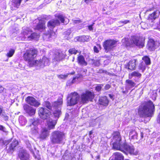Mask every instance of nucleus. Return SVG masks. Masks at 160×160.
I'll use <instances>...</instances> for the list:
<instances>
[{"label":"nucleus","mask_w":160,"mask_h":160,"mask_svg":"<svg viewBox=\"0 0 160 160\" xmlns=\"http://www.w3.org/2000/svg\"><path fill=\"white\" fill-rule=\"evenodd\" d=\"M37 50L35 49H30L27 50L24 55V58L25 61L28 62L30 67L37 66L39 68H43L45 66L48 65L49 63L48 59L44 57L42 59L39 60H34L37 54Z\"/></svg>","instance_id":"f257e3e1"},{"label":"nucleus","mask_w":160,"mask_h":160,"mask_svg":"<svg viewBox=\"0 0 160 160\" xmlns=\"http://www.w3.org/2000/svg\"><path fill=\"white\" fill-rule=\"evenodd\" d=\"M113 148L117 150H120L126 154L128 153L136 154L134 153L133 146H130L125 142H122L121 137L118 132H115L113 133Z\"/></svg>","instance_id":"f03ea898"},{"label":"nucleus","mask_w":160,"mask_h":160,"mask_svg":"<svg viewBox=\"0 0 160 160\" xmlns=\"http://www.w3.org/2000/svg\"><path fill=\"white\" fill-rule=\"evenodd\" d=\"M154 108L152 102L150 101L140 106L138 113L141 117H151Z\"/></svg>","instance_id":"7ed1b4c3"},{"label":"nucleus","mask_w":160,"mask_h":160,"mask_svg":"<svg viewBox=\"0 0 160 160\" xmlns=\"http://www.w3.org/2000/svg\"><path fill=\"white\" fill-rule=\"evenodd\" d=\"M62 104V99L60 98L58 99L57 101L54 102L52 106H51V103L48 101H46L43 102V105L49 110L53 111V114L54 117L58 119L61 113L60 107Z\"/></svg>","instance_id":"20e7f679"},{"label":"nucleus","mask_w":160,"mask_h":160,"mask_svg":"<svg viewBox=\"0 0 160 160\" xmlns=\"http://www.w3.org/2000/svg\"><path fill=\"white\" fill-rule=\"evenodd\" d=\"M59 21L57 19H52L49 21L47 23V26L50 31L48 34H44L43 38L47 41L50 40L51 38H53L56 37L55 33L52 30L56 26L60 25Z\"/></svg>","instance_id":"39448f33"},{"label":"nucleus","mask_w":160,"mask_h":160,"mask_svg":"<svg viewBox=\"0 0 160 160\" xmlns=\"http://www.w3.org/2000/svg\"><path fill=\"white\" fill-rule=\"evenodd\" d=\"M65 138V135L63 132L56 131L52 133L50 139L53 144H61L64 142Z\"/></svg>","instance_id":"423d86ee"},{"label":"nucleus","mask_w":160,"mask_h":160,"mask_svg":"<svg viewBox=\"0 0 160 160\" xmlns=\"http://www.w3.org/2000/svg\"><path fill=\"white\" fill-rule=\"evenodd\" d=\"M31 124L28 127L30 128V132L33 136L37 137L38 136L40 130L38 127V122L37 121L31 119L30 120Z\"/></svg>","instance_id":"0eeeda50"},{"label":"nucleus","mask_w":160,"mask_h":160,"mask_svg":"<svg viewBox=\"0 0 160 160\" xmlns=\"http://www.w3.org/2000/svg\"><path fill=\"white\" fill-rule=\"evenodd\" d=\"M79 95L76 92L70 93L67 97V105L72 106L76 104L78 101Z\"/></svg>","instance_id":"6e6552de"},{"label":"nucleus","mask_w":160,"mask_h":160,"mask_svg":"<svg viewBox=\"0 0 160 160\" xmlns=\"http://www.w3.org/2000/svg\"><path fill=\"white\" fill-rule=\"evenodd\" d=\"M81 102L82 103H87L89 101H91L94 97L93 92L87 91L83 92L80 96Z\"/></svg>","instance_id":"1a4fd4ad"},{"label":"nucleus","mask_w":160,"mask_h":160,"mask_svg":"<svg viewBox=\"0 0 160 160\" xmlns=\"http://www.w3.org/2000/svg\"><path fill=\"white\" fill-rule=\"evenodd\" d=\"M117 42L113 40H107L104 42L103 46L106 52H108L112 50L115 46Z\"/></svg>","instance_id":"9d476101"},{"label":"nucleus","mask_w":160,"mask_h":160,"mask_svg":"<svg viewBox=\"0 0 160 160\" xmlns=\"http://www.w3.org/2000/svg\"><path fill=\"white\" fill-rule=\"evenodd\" d=\"M38 114L41 118L43 119H48L51 116V112L44 108H38Z\"/></svg>","instance_id":"9b49d317"},{"label":"nucleus","mask_w":160,"mask_h":160,"mask_svg":"<svg viewBox=\"0 0 160 160\" xmlns=\"http://www.w3.org/2000/svg\"><path fill=\"white\" fill-rule=\"evenodd\" d=\"M131 42L136 46L140 48L144 46V40L142 38L138 36H133L131 37Z\"/></svg>","instance_id":"f8f14e48"},{"label":"nucleus","mask_w":160,"mask_h":160,"mask_svg":"<svg viewBox=\"0 0 160 160\" xmlns=\"http://www.w3.org/2000/svg\"><path fill=\"white\" fill-rule=\"evenodd\" d=\"M32 32V30L29 28L27 27H23L22 28V31L21 34L22 36V40H28L31 33Z\"/></svg>","instance_id":"ddd939ff"},{"label":"nucleus","mask_w":160,"mask_h":160,"mask_svg":"<svg viewBox=\"0 0 160 160\" xmlns=\"http://www.w3.org/2000/svg\"><path fill=\"white\" fill-rule=\"evenodd\" d=\"M136 85V84L131 80H127L126 81V85L125 91L122 90L123 93H126L128 92V90L133 88Z\"/></svg>","instance_id":"4468645a"},{"label":"nucleus","mask_w":160,"mask_h":160,"mask_svg":"<svg viewBox=\"0 0 160 160\" xmlns=\"http://www.w3.org/2000/svg\"><path fill=\"white\" fill-rule=\"evenodd\" d=\"M25 100L28 103L36 107H38L40 105V103L32 97L28 96Z\"/></svg>","instance_id":"2eb2a0df"},{"label":"nucleus","mask_w":160,"mask_h":160,"mask_svg":"<svg viewBox=\"0 0 160 160\" xmlns=\"http://www.w3.org/2000/svg\"><path fill=\"white\" fill-rule=\"evenodd\" d=\"M18 157L21 160H28L29 158V154L24 149L20 150L18 154Z\"/></svg>","instance_id":"dca6fc26"},{"label":"nucleus","mask_w":160,"mask_h":160,"mask_svg":"<svg viewBox=\"0 0 160 160\" xmlns=\"http://www.w3.org/2000/svg\"><path fill=\"white\" fill-rule=\"evenodd\" d=\"M23 109L29 115H34L35 113L36 109L29 106L27 104L24 105L23 106Z\"/></svg>","instance_id":"f3484780"},{"label":"nucleus","mask_w":160,"mask_h":160,"mask_svg":"<svg viewBox=\"0 0 160 160\" xmlns=\"http://www.w3.org/2000/svg\"><path fill=\"white\" fill-rule=\"evenodd\" d=\"M49 131L45 128H43L41 131L40 133L39 132L38 136H37V138H39L42 139L46 138L49 135Z\"/></svg>","instance_id":"a211bd4d"},{"label":"nucleus","mask_w":160,"mask_h":160,"mask_svg":"<svg viewBox=\"0 0 160 160\" xmlns=\"http://www.w3.org/2000/svg\"><path fill=\"white\" fill-rule=\"evenodd\" d=\"M53 58L54 61H59L65 58V55L62 52H58L54 54Z\"/></svg>","instance_id":"6ab92c4d"},{"label":"nucleus","mask_w":160,"mask_h":160,"mask_svg":"<svg viewBox=\"0 0 160 160\" xmlns=\"http://www.w3.org/2000/svg\"><path fill=\"white\" fill-rule=\"evenodd\" d=\"M78 63L82 66H86L87 65V62L85 61V58L82 55L78 56L77 58Z\"/></svg>","instance_id":"aec40b11"},{"label":"nucleus","mask_w":160,"mask_h":160,"mask_svg":"<svg viewBox=\"0 0 160 160\" xmlns=\"http://www.w3.org/2000/svg\"><path fill=\"white\" fill-rule=\"evenodd\" d=\"M136 59H133L130 61L126 66V68L131 70H133L135 68Z\"/></svg>","instance_id":"412c9836"},{"label":"nucleus","mask_w":160,"mask_h":160,"mask_svg":"<svg viewBox=\"0 0 160 160\" xmlns=\"http://www.w3.org/2000/svg\"><path fill=\"white\" fill-rule=\"evenodd\" d=\"M56 123L57 121L55 120L50 118L47 121V125L49 129H54Z\"/></svg>","instance_id":"4be33fe9"},{"label":"nucleus","mask_w":160,"mask_h":160,"mask_svg":"<svg viewBox=\"0 0 160 160\" xmlns=\"http://www.w3.org/2000/svg\"><path fill=\"white\" fill-rule=\"evenodd\" d=\"M11 142L10 143L9 148V151L12 153L15 147L18 145V140L15 139H12Z\"/></svg>","instance_id":"5701e85b"},{"label":"nucleus","mask_w":160,"mask_h":160,"mask_svg":"<svg viewBox=\"0 0 160 160\" xmlns=\"http://www.w3.org/2000/svg\"><path fill=\"white\" fill-rule=\"evenodd\" d=\"M45 29V23L44 21H41L37 25L35 29H37L40 32L44 31Z\"/></svg>","instance_id":"b1692460"},{"label":"nucleus","mask_w":160,"mask_h":160,"mask_svg":"<svg viewBox=\"0 0 160 160\" xmlns=\"http://www.w3.org/2000/svg\"><path fill=\"white\" fill-rule=\"evenodd\" d=\"M147 47L150 50H153L156 49L155 41L152 39H150L148 42Z\"/></svg>","instance_id":"393cba45"},{"label":"nucleus","mask_w":160,"mask_h":160,"mask_svg":"<svg viewBox=\"0 0 160 160\" xmlns=\"http://www.w3.org/2000/svg\"><path fill=\"white\" fill-rule=\"evenodd\" d=\"M114 159L110 158L109 160H124V156L120 152H116L113 154Z\"/></svg>","instance_id":"a878e982"},{"label":"nucleus","mask_w":160,"mask_h":160,"mask_svg":"<svg viewBox=\"0 0 160 160\" xmlns=\"http://www.w3.org/2000/svg\"><path fill=\"white\" fill-rule=\"evenodd\" d=\"M100 104L103 106H107L109 103V101L106 96L101 97L99 99Z\"/></svg>","instance_id":"bb28decb"},{"label":"nucleus","mask_w":160,"mask_h":160,"mask_svg":"<svg viewBox=\"0 0 160 160\" xmlns=\"http://www.w3.org/2000/svg\"><path fill=\"white\" fill-rule=\"evenodd\" d=\"M55 17L59 19L62 23L64 24H67L69 22V20L65 18L62 15L58 14L55 15Z\"/></svg>","instance_id":"cd10ccee"},{"label":"nucleus","mask_w":160,"mask_h":160,"mask_svg":"<svg viewBox=\"0 0 160 160\" xmlns=\"http://www.w3.org/2000/svg\"><path fill=\"white\" fill-rule=\"evenodd\" d=\"M22 0H12V8L13 9H15V8H18L20 5L21 2Z\"/></svg>","instance_id":"c85d7f7f"},{"label":"nucleus","mask_w":160,"mask_h":160,"mask_svg":"<svg viewBox=\"0 0 160 160\" xmlns=\"http://www.w3.org/2000/svg\"><path fill=\"white\" fill-rule=\"evenodd\" d=\"M39 37V35L37 33L35 32L31 33L30 36H29V38H28L27 40L29 41L33 39L37 40H38Z\"/></svg>","instance_id":"c756f323"},{"label":"nucleus","mask_w":160,"mask_h":160,"mask_svg":"<svg viewBox=\"0 0 160 160\" xmlns=\"http://www.w3.org/2000/svg\"><path fill=\"white\" fill-rule=\"evenodd\" d=\"M129 138L132 139H137L138 134L135 130H131L129 133Z\"/></svg>","instance_id":"7c9ffc66"},{"label":"nucleus","mask_w":160,"mask_h":160,"mask_svg":"<svg viewBox=\"0 0 160 160\" xmlns=\"http://www.w3.org/2000/svg\"><path fill=\"white\" fill-rule=\"evenodd\" d=\"M18 121L19 124L22 126L25 125L27 122L26 118L23 116H20L19 117Z\"/></svg>","instance_id":"2f4dec72"},{"label":"nucleus","mask_w":160,"mask_h":160,"mask_svg":"<svg viewBox=\"0 0 160 160\" xmlns=\"http://www.w3.org/2000/svg\"><path fill=\"white\" fill-rule=\"evenodd\" d=\"M141 76V74L137 71H134L129 74V78L130 79L132 78L133 77L140 78Z\"/></svg>","instance_id":"473e14b6"},{"label":"nucleus","mask_w":160,"mask_h":160,"mask_svg":"<svg viewBox=\"0 0 160 160\" xmlns=\"http://www.w3.org/2000/svg\"><path fill=\"white\" fill-rule=\"evenodd\" d=\"M77 39V40L82 41V42H85V41H88L89 39V37L88 36H82L80 37H77L76 38L74 39V41H76V39Z\"/></svg>","instance_id":"72a5a7b5"},{"label":"nucleus","mask_w":160,"mask_h":160,"mask_svg":"<svg viewBox=\"0 0 160 160\" xmlns=\"http://www.w3.org/2000/svg\"><path fill=\"white\" fill-rule=\"evenodd\" d=\"M142 61L147 65H148L151 63V61L150 58L147 56L143 57L142 58Z\"/></svg>","instance_id":"f704fd0d"},{"label":"nucleus","mask_w":160,"mask_h":160,"mask_svg":"<svg viewBox=\"0 0 160 160\" xmlns=\"http://www.w3.org/2000/svg\"><path fill=\"white\" fill-rule=\"evenodd\" d=\"M138 69L140 70H141L142 72H143L146 69V65L143 62V61H141L140 63L138 65Z\"/></svg>","instance_id":"c9c22d12"},{"label":"nucleus","mask_w":160,"mask_h":160,"mask_svg":"<svg viewBox=\"0 0 160 160\" xmlns=\"http://www.w3.org/2000/svg\"><path fill=\"white\" fill-rule=\"evenodd\" d=\"M158 15V11L154 12L149 16V19L151 20L155 19Z\"/></svg>","instance_id":"e433bc0d"},{"label":"nucleus","mask_w":160,"mask_h":160,"mask_svg":"<svg viewBox=\"0 0 160 160\" xmlns=\"http://www.w3.org/2000/svg\"><path fill=\"white\" fill-rule=\"evenodd\" d=\"M12 141V139L8 140H5L3 141L2 140H0V145H1L3 144L5 145H7L9 144Z\"/></svg>","instance_id":"4c0bfd02"},{"label":"nucleus","mask_w":160,"mask_h":160,"mask_svg":"<svg viewBox=\"0 0 160 160\" xmlns=\"http://www.w3.org/2000/svg\"><path fill=\"white\" fill-rule=\"evenodd\" d=\"M70 31L69 30L65 32V38L66 39H69L70 38H71L72 36L70 35Z\"/></svg>","instance_id":"58836bf2"},{"label":"nucleus","mask_w":160,"mask_h":160,"mask_svg":"<svg viewBox=\"0 0 160 160\" xmlns=\"http://www.w3.org/2000/svg\"><path fill=\"white\" fill-rule=\"evenodd\" d=\"M77 52L78 51L74 48H70L68 50V52L71 54H76Z\"/></svg>","instance_id":"ea45409f"},{"label":"nucleus","mask_w":160,"mask_h":160,"mask_svg":"<svg viewBox=\"0 0 160 160\" xmlns=\"http://www.w3.org/2000/svg\"><path fill=\"white\" fill-rule=\"evenodd\" d=\"M15 52V50L13 49H10L9 52L7 53V56L9 57H11L12 56Z\"/></svg>","instance_id":"a19ab883"},{"label":"nucleus","mask_w":160,"mask_h":160,"mask_svg":"<svg viewBox=\"0 0 160 160\" xmlns=\"http://www.w3.org/2000/svg\"><path fill=\"white\" fill-rule=\"evenodd\" d=\"M4 120H7L8 119V117L7 116L6 114L4 112L0 116Z\"/></svg>","instance_id":"79ce46f5"},{"label":"nucleus","mask_w":160,"mask_h":160,"mask_svg":"<svg viewBox=\"0 0 160 160\" xmlns=\"http://www.w3.org/2000/svg\"><path fill=\"white\" fill-rule=\"evenodd\" d=\"M82 77V75L81 74L78 75L76 76L73 78V79L72 82V83H74L75 82V81L76 79H78V78Z\"/></svg>","instance_id":"37998d69"},{"label":"nucleus","mask_w":160,"mask_h":160,"mask_svg":"<svg viewBox=\"0 0 160 160\" xmlns=\"http://www.w3.org/2000/svg\"><path fill=\"white\" fill-rule=\"evenodd\" d=\"M0 130L5 132H7L6 129L3 126L0 125Z\"/></svg>","instance_id":"c03bdc74"},{"label":"nucleus","mask_w":160,"mask_h":160,"mask_svg":"<svg viewBox=\"0 0 160 160\" xmlns=\"http://www.w3.org/2000/svg\"><path fill=\"white\" fill-rule=\"evenodd\" d=\"M94 24V23L93 22L92 25H89L88 26V29L90 31H93V26Z\"/></svg>","instance_id":"a18cd8bd"},{"label":"nucleus","mask_w":160,"mask_h":160,"mask_svg":"<svg viewBox=\"0 0 160 160\" xmlns=\"http://www.w3.org/2000/svg\"><path fill=\"white\" fill-rule=\"evenodd\" d=\"M124 40H122V42H123ZM124 41H126V42H125V44L127 45H128L129 44V39L128 38H125L124 40Z\"/></svg>","instance_id":"49530a36"},{"label":"nucleus","mask_w":160,"mask_h":160,"mask_svg":"<svg viewBox=\"0 0 160 160\" xmlns=\"http://www.w3.org/2000/svg\"><path fill=\"white\" fill-rule=\"evenodd\" d=\"M130 22L129 20H124V21H121L120 22V23H123V24H126L127 23H129Z\"/></svg>","instance_id":"de8ad7c7"},{"label":"nucleus","mask_w":160,"mask_h":160,"mask_svg":"<svg viewBox=\"0 0 160 160\" xmlns=\"http://www.w3.org/2000/svg\"><path fill=\"white\" fill-rule=\"evenodd\" d=\"M67 76V75H58V77L59 78L63 79L66 78Z\"/></svg>","instance_id":"09e8293b"},{"label":"nucleus","mask_w":160,"mask_h":160,"mask_svg":"<svg viewBox=\"0 0 160 160\" xmlns=\"http://www.w3.org/2000/svg\"><path fill=\"white\" fill-rule=\"evenodd\" d=\"M110 87L111 86L109 84H107L105 86L104 88L106 90H108Z\"/></svg>","instance_id":"8fccbe9b"},{"label":"nucleus","mask_w":160,"mask_h":160,"mask_svg":"<svg viewBox=\"0 0 160 160\" xmlns=\"http://www.w3.org/2000/svg\"><path fill=\"white\" fill-rule=\"evenodd\" d=\"M82 22L80 20H73V23H79Z\"/></svg>","instance_id":"3c124183"},{"label":"nucleus","mask_w":160,"mask_h":160,"mask_svg":"<svg viewBox=\"0 0 160 160\" xmlns=\"http://www.w3.org/2000/svg\"><path fill=\"white\" fill-rule=\"evenodd\" d=\"M4 112L3 109L2 107L1 106H0V116Z\"/></svg>","instance_id":"603ef678"},{"label":"nucleus","mask_w":160,"mask_h":160,"mask_svg":"<svg viewBox=\"0 0 160 160\" xmlns=\"http://www.w3.org/2000/svg\"><path fill=\"white\" fill-rule=\"evenodd\" d=\"M157 121L158 123L160 124V112L159 113L158 118H157Z\"/></svg>","instance_id":"864d4df0"},{"label":"nucleus","mask_w":160,"mask_h":160,"mask_svg":"<svg viewBox=\"0 0 160 160\" xmlns=\"http://www.w3.org/2000/svg\"><path fill=\"white\" fill-rule=\"evenodd\" d=\"M101 89V87L100 86H98L96 87V90L98 91H100Z\"/></svg>","instance_id":"5fc2aeb1"},{"label":"nucleus","mask_w":160,"mask_h":160,"mask_svg":"<svg viewBox=\"0 0 160 160\" xmlns=\"http://www.w3.org/2000/svg\"><path fill=\"white\" fill-rule=\"evenodd\" d=\"M94 51L95 52H96V53H98L99 52V50H98V49L96 46H94L93 48Z\"/></svg>","instance_id":"6e6d98bb"},{"label":"nucleus","mask_w":160,"mask_h":160,"mask_svg":"<svg viewBox=\"0 0 160 160\" xmlns=\"http://www.w3.org/2000/svg\"><path fill=\"white\" fill-rule=\"evenodd\" d=\"M94 64L97 66H98L100 64V62L98 61H96V63L94 62Z\"/></svg>","instance_id":"4d7b16f0"},{"label":"nucleus","mask_w":160,"mask_h":160,"mask_svg":"<svg viewBox=\"0 0 160 160\" xmlns=\"http://www.w3.org/2000/svg\"><path fill=\"white\" fill-rule=\"evenodd\" d=\"M4 88L1 86L0 85V92H2L4 90Z\"/></svg>","instance_id":"13d9d810"},{"label":"nucleus","mask_w":160,"mask_h":160,"mask_svg":"<svg viewBox=\"0 0 160 160\" xmlns=\"http://www.w3.org/2000/svg\"><path fill=\"white\" fill-rule=\"evenodd\" d=\"M93 133V132L92 131H90L89 132V135L90 136V137H91V135Z\"/></svg>","instance_id":"bf43d9fd"},{"label":"nucleus","mask_w":160,"mask_h":160,"mask_svg":"<svg viewBox=\"0 0 160 160\" xmlns=\"http://www.w3.org/2000/svg\"><path fill=\"white\" fill-rule=\"evenodd\" d=\"M144 24V22H142V23H141V27H142V28L144 29H145V28H144L142 27V25H143V24Z\"/></svg>","instance_id":"052dcab7"},{"label":"nucleus","mask_w":160,"mask_h":160,"mask_svg":"<svg viewBox=\"0 0 160 160\" xmlns=\"http://www.w3.org/2000/svg\"><path fill=\"white\" fill-rule=\"evenodd\" d=\"M109 97L111 99H112V96L111 94H109Z\"/></svg>","instance_id":"680f3d73"},{"label":"nucleus","mask_w":160,"mask_h":160,"mask_svg":"<svg viewBox=\"0 0 160 160\" xmlns=\"http://www.w3.org/2000/svg\"><path fill=\"white\" fill-rule=\"evenodd\" d=\"M75 73V72L74 71H73L71 73H70V74L72 75H73Z\"/></svg>","instance_id":"e2e57ef3"},{"label":"nucleus","mask_w":160,"mask_h":160,"mask_svg":"<svg viewBox=\"0 0 160 160\" xmlns=\"http://www.w3.org/2000/svg\"><path fill=\"white\" fill-rule=\"evenodd\" d=\"M126 130L125 129H124V130H123L122 132V133H123V132H126Z\"/></svg>","instance_id":"0e129e2a"},{"label":"nucleus","mask_w":160,"mask_h":160,"mask_svg":"<svg viewBox=\"0 0 160 160\" xmlns=\"http://www.w3.org/2000/svg\"><path fill=\"white\" fill-rule=\"evenodd\" d=\"M87 71L86 69H84V72H85H85Z\"/></svg>","instance_id":"69168bd1"},{"label":"nucleus","mask_w":160,"mask_h":160,"mask_svg":"<svg viewBox=\"0 0 160 160\" xmlns=\"http://www.w3.org/2000/svg\"><path fill=\"white\" fill-rule=\"evenodd\" d=\"M74 58L73 57V59L72 60V61H74Z\"/></svg>","instance_id":"338daca9"},{"label":"nucleus","mask_w":160,"mask_h":160,"mask_svg":"<svg viewBox=\"0 0 160 160\" xmlns=\"http://www.w3.org/2000/svg\"><path fill=\"white\" fill-rule=\"evenodd\" d=\"M141 135L142 138V133H141Z\"/></svg>","instance_id":"774afa93"}]
</instances>
